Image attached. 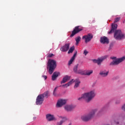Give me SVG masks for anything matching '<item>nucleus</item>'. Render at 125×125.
<instances>
[{
  "mask_svg": "<svg viewBox=\"0 0 125 125\" xmlns=\"http://www.w3.org/2000/svg\"><path fill=\"white\" fill-rule=\"evenodd\" d=\"M118 28L117 24H113L112 25L111 29L110 31H109L108 34H112V33H114V38L115 40L117 41H121V40H124L125 38V35L122 32L121 30H117Z\"/></svg>",
  "mask_w": 125,
  "mask_h": 125,
  "instance_id": "nucleus-1",
  "label": "nucleus"
},
{
  "mask_svg": "<svg viewBox=\"0 0 125 125\" xmlns=\"http://www.w3.org/2000/svg\"><path fill=\"white\" fill-rule=\"evenodd\" d=\"M95 92L94 91H91L83 94L82 97L78 98V100L84 99L86 103H89L93 99L94 97H95Z\"/></svg>",
  "mask_w": 125,
  "mask_h": 125,
  "instance_id": "nucleus-2",
  "label": "nucleus"
},
{
  "mask_svg": "<svg viewBox=\"0 0 125 125\" xmlns=\"http://www.w3.org/2000/svg\"><path fill=\"white\" fill-rule=\"evenodd\" d=\"M97 111H98V109L97 108L92 109L89 113L82 116L81 119L83 122H88V121H90V120L94 117V115H95V113H96Z\"/></svg>",
  "mask_w": 125,
  "mask_h": 125,
  "instance_id": "nucleus-3",
  "label": "nucleus"
},
{
  "mask_svg": "<svg viewBox=\"0 0 125 125\" xmlns=\"http://www.w3.org/2000/svg\"><path fill=\"white\" fill-rule=\"evenodd\" d=\"M56 61L54 60H49L47 63V69H49L48 73L50 75L52 74L55 68H56Z\"/></svg>",
  "mask_w": 125,
  "mask_h": 125,
  "instance_id": "nucleus-4",
  "label": "nucleus"
},
{
  "mask_svg": "<svg viewBox=\"0 0 125 125\" xmlns=\"http://www.w3.org/2000/svg\"><path fill=\"white\" fill-rule=\"evenodd\" d=\"M110 59L113 60L110 63V66H116L117 65H119L120 63H122L123 61H125V56L122 57L120 58H117L116 57H110Z\"/></svg>",
  "mask_w": 125,
  "mask_h": 125,
  "instance_id": "nucleus-5",
  "label": "nucleus"
},
{
  "mask_svg": "<svg viewBox=\"0 0 125 125\" xmlns=\"http://www.w3.org/2000/svg\"><path fill=\"white\" fill-rule=\"evenodd\" d=\"M81 31H83V27H81V26H76L72 31V33L70 36V37L73 38L74 36L77 35V34H79V33H80Z\"/></svg>",
  "mask_w": 125,
  "mask_h": 125,
  "instance_id": "nucleus-6",
  "label": "nucleus"
},
{
  "mask_svg": "<svg viewBox=\"0 0 125 125\" xmlns=\"http://www.w3.org/2000/svg\"><path fill=\"white\" fill-rule=\"evenodd\" d=\"M93 38V35L90 33H89L87 35H84L82 37V40H85V43L89 42L92 38Z\"/></svg>",
  "mask_w": 125,
  "mask_h": 125,
  "instance_id": "nucleus-7",
  "label": "nucleus"
},
{
  "mask_svg": "<svg viewBox=\"0 0 125 125\" xmlns=\"http://www.w3.org/2000/svg\"><path fill=\"white\" fill-rule=\"evenodd\" d=\"M67 103V100L61 99L59 100L56 104V107L57 108H60V107H62L63 105H65Z\"/></svg>",
  "mask_w": 125,
  "mask_h": 125,
  "instance_id": "nucleus-8",
  "label": "nucleus"
},
{
  "mask_svg": "<svg viewBox=\"0 0 125 125\" xmlns=\"http://www.w3.org/2000/svg\"><path fill=\"white\" fill-rule=\"evenodd\" d=\"M43 100L44 99L42 98V97L41 95H39L36 98V103L37 105H42L43 103Z\"/></svg>",
  "mask_w": 125,
  "mask_h": 125,
  "instance_id": "nucleus-9",
  "label": "nucleus"
},
{
  "mask_svg": "<svg viewBox=\"0 0 125 125\" xmlns=\"http://www.w3.org/2000/svg\"><path fill=\"white\" fill-rule=\"evenodd\" d=\"M46 119L48 122H52V121H56V118L54 115L50 114L46 115Z\"/></svg>",
  "mask_w": 125,
  "mask_h": 125,
  "instance_id": "nucleus-10",
  "label": "nucleus"
},
{
  "mask_svg": "<svg viewBox=\"0 0 125 125\" xmlns=\"http://www.w3.org/2000/svg\"><path fill=\"white\" fill-rule=\"evenodd\" d=\"M69 48H70V43H67L62 47L60 49V50L62 51V52H66V51H68Z\"/></svg>",
  "mask_w": 125,
  "mask_h": 125,
  "instance_id": "nucleus-11",
  "label": "nucleus"
},
{
  "mask_svg": "<svg viewBox=\"0 0 125 125\" xmlns=\"http://www.w3.org/2000/svg\"><path fill=\"white\" fill-rule=\"evenodd\" d=\"M106 58H107V57H106V56H104L101 58L100 59H98V60H93V62H94V63H97L98 65H100V64L102 63V62L105 60Z\"/></svg>",
  "mask_w": 125,
  "mask_h": 125,
  "instance_id": "nucleus-12",
  "label": "nucleus"
},
{
  "mask_svg": "<svg viewBox=\"0 0 125 125\" xmlns=\"http://www.w3.org/2000/svg\"><path fill=\"white\" fill-rule=\"evenodd\" d=\"M101 43H109V39L106 37H101L100 39Z\"/></svg>",
  "mask_w": 125,
  "mask_h": 125,
  "instance_id": "nucleus-13",
  "label": "nucleus"
},
{
  "mask_svg": "<svg viewBox=\"0 0 125 125\" xmlns=\"http://www.w3.org/2000/svg\"><path fill=\"white\" fill-rule=\"evenodd\" d=\"M105 110H106V108L105 107H103L102 108H101L97 113L96 115L97 117H101V116H102Z\"/></svg>",
  "mask_w": 125,
  "mask_h": 125,
  "instance_id": "nucleus-14",
  "label": "nucleus"
},
{
  "mask_svg": "<svg viewBox=\"0 0 125 125\" xmlns=\"http://www.w3.org/2000/svg\"><path fill=\"white\" fill-rule=\"evenodd\" d=\"M77 51H76L75 52L73 57L71 58V59L68 62V65L69 66H70V65H71V64H72L73 63V61H74V60H75V58L76 56H77Z\"/></svg>",
  "mask_w": 125,
  "mask_h": 125,
  "instance_id": "nucleus-15",
  "label": "nucleus"
},
{
  "mask_svg": "<svg viewBox=\"0 0 125 125\" xmlns=\"http://www.w3.org/2000/svg\"><path fill=\"white\" fill-rule=\"evenodd\" d=\"M40 95L42 97L43 99H44V98H48V97L49 96V92L46 91L43 94Z\"/></svg>",
  "mask_w": 125,
  "mask_h": 125,
  "instance_id": "nucleus-16",
  "label": "nucleus"
},
{
  "mask_svg": "<svg viewBox=\"0 0 125 125\" xmlns=\"http://www.w3.org/2000/svg\"><path fill=\"white\" fill-rule=\"evenodd\" d=\"M59 72H55L52 76V80L55 81V80H56V79L57 78V77L59 76Z\"/></svg>",
  "mask_w": 125,
  "mask_h": 125,
  "instance_id": "nucleus-17",
  "label": "nucleus"
},
{
  "mask_svg": "<svg viewBox=\"0 0 125 125\" xmlns=\"http://www.w3.org/2000/svg\"><path fill=\"white\" fill-rule=\"evenodd\" d=\"M108 74H109V71H106V70L101 71L100 73V75L104 77H107V76H108Z\"/></svg>",
  "mask_w": 125,
  "mask_h": 125,
  "instance_id": "nucleus-18",
  "label": "nucleus"
},
{
  "mask_svg": "<svg viewBox=\"0 0 125 125\" xmlns=\"http://www.w3.org/2000/svg\"><path fill=\"white\" fill-rule=\"evenodd\" d=\"M64 109L66 111L69 112V111H72L74 109V106L73 105H65L64 106Z\"/></svg>",
  "mask_w": 125,
  "mask_h": 125,
  "instance_id": "nucleus-19",
  "label": "nucleus"
},
{
  "mask_svg": "<svg viewBox=\"0 0 125 125\" xmlns=\"http://www.w3.org/2000/svg\"><path fill=\"white\" fill-rule=\"evenodd\" d=\"M69 80H70V76L66 75L62 79L61 83H66V82L67 81H69Z\"/></svg>",
  "mask_w": 125,
  "mask_h": 125,
  "instance_id": "nucleus-20",
  "label": "nucleus"
},
{
  "mask_svg": "<svg viewBox=\"0 0 125 125\" xmlns=\"http://www.w3.org/2000/svg\"><path fill=\"white\" fill-rule=\"evenodd\" d=\"M75 81L72 79L71 81H69L67 83L62 85V86H64V87H68V86H70L71 84L73 83Z\"/></svg>",
  "mask_w": 125,
  "mask_h": 125,
  "instance_id": "nucleus-21",
  "label": "nucleus"
},
{
  "mask_svg": "<svg viewBox=\"0 0 125 125\" xmlns=\"http://www.w3.org/2000/svg\"><path fill=\"white\" fill-rule=\"evenodd\" d=\"M92 73H93V70H88L86 72V73H84V76H90V75H91V74H92Z\"/></svg>",
  "mask_w": 125,
  "mask_h": 125,
  "instance_id": "nucleus-22",
  "label": "nucleus"
},
{
  "mask_svg": "<svg viewBox=\"0 0 125 125\" xmlns=\"http://www.w3.org/2000/svg\"><path fill=\"white\" fill-rule=\"evenodd\" d=\"M80 83H81V82L80 81H75V84L74 86V88H77L79 87V86L80 85Z\"/></svg>",
  "mask_w": 125,
  "mask_h": 125,
  "instance_id": "nucleus-23",
  "label": "nucleus"
},
{
  "mask_svg": "<svg viewBox=\"0 0 125 125\" xmlns=\"http://www.w3.org/2000/svg\"><path fill=\"white\" fill-rule=\"evenodd\" d=\"M81 40H82V38L80 36H78L75 38L76 45H78V44H79V43L80 42H81Z\"/></svg>",
  "mask_w": 125,
  "mask_h": 125,
  "instance_id": "nucleus-24",
  "label": "nucleus"
},
{
  "mask_svg": "<svg viewBox=\"0 0 125 125\" xmlns=\"http://www.w3.org/2000/svg\"><path fill=\"white\" fill-rule=\"evenodd\" d=\"M74 50H75V46H73L70 48L69 51H68V54H70V53H73V51H74Z\"/></svg>",
  "mask_w": 125,
  "mask_h": 125,
  "instance_id": "nucleus-25",
  "label": "nucleus"
},
{
  "mask_svg": "<svg viewBox=\"0 0 125 125\" xmlns=\"http://www.w3.org/2000/svg\"><path fill=\"white\" fill-rule=\"evenodd\" d=\"M79 67V64H77L76 65H75L73 68V71L74 72L76 73V74H77V72H78V67Z\"/></svg>",
  "mask_w": 125,
  "mask_h": 125,
  "instance_id": "nucleus-26",
  "label": "nucleus"
},
{
  "mask_svg": "<svg viewBox=\"0 0 125 125\" xmlns=\"http://www.w3.org/2000/svg\"><path fill=\"white\" fill-rule=\"evenodd\" d=\"M76 74H81V75H84V73H83V71L82 69H79L77 70V72H76Z\"/></svg>",
  "mask_w": 125,
  "mask_h": 125,
  "instance_id": "nucleus-27",
  "label": "nucleus"
},
{
  "mask_svg": "<svg viewBox=\"0 0 125 125\" xmlns=\"http://www.w3.org/2000/svg\"><path fill=\"white\" fill-rule=\"evenodd\" d=\"M114 46V43L112 42L110 43L109 44V47L108 48V50H111V48H113V47Z\"/></svg>",
  "mask_w": 125,
  "mask_h": 125,
  "instance_id": "nucleus-28",
  "label": "nucleus"
},
{
  "mask_svg": "<svg viewBox=\"0 0 125 125\" xmlns=\"http://www.w3.org/2000/svg\"><path fill=\"white\" fill-rule=\"evenodd\" d=\"M64 122L65 121H64L63 120H61V121L57 123V125H63Z\"/></svg>",
  "mask_w": 125,
  "mask_h": 125,
  "instance_id": "nucleus-29",
  "label": "nucleus"
},
{
  "mask_svg": "<svg viewBox=\"0 0 125 125\" xmlns=\"http://www.w3.org/2000/svg\"><path fill=\"white\" fill-rule=\"evenodd\" d=\"M121 19V17L116 18L115 19V21H114V23H117V22H119Z\"/></svg>",
  "mask_w": 125,
  "mask_h": 125,
  "instance_id": "nucleus-30",
  "label": "nucleus"
},
{
  "mask_svg": "<svg viewBox=\"0 0 125 125\" xmlns=\"http://www.w3.org/2000/svg\"><path fill=\"white\" fill-rule=\"evenodd\" d=\"M59 118L60 119H62V121H64V122H65V121H67V118H66V117H64L62 116H59Z\"/></svg>",
  "mask_w": 125,
  "mask_h": 125,
  "instance_id": "nucleus-31",
  "label": "nucleus"
},
{
  "mask_svg": "<svg viewBox=\"0 0 125 125\" xmlns=\"http://www.w3.org/2000/svg\"><path fill=\"white\" fill-rule=\"evenodd\" d=\"M88 53V51H87L86 50H84L83 54H84L85 56H86Z\"/></svg>",
  "mask_w": 125,
  "mask_h": 125,
  "instance_id": "nucleus-32",
  "label": "nucleus"
},
{
  "mask_svg": "<svg viewBox=\"0 0 125 125\" xmlns=\"http://www.w3.org/2000/svg\"><path fill=\"white\" fill-rule=\"evenodd\" d=\"M52 56H54V54H49V55H48L47 57H48L49 58H50V57H52Z\"/></svg>",
  "mask_w": 125,
  "mask_h": 125,
  "instance_id": "nucleus-33",
  "label": "nucleus"
},
{
  "mask_svg": "<svg viewBox=\"0 0 125 125\" xmlns=\"http://www.w3.org/2000/svg\"><path fill=\"white\" fill-rule=\"evenodd\" d=\"M121 101H120V100H117L116 102H115V103L116 104H120Z\"/></svg>",
  "mask_w": 125,
  "mask_h": 125,
  "instance_id": "nucleus-34",
  "label": "nucleus"
},
{
  "mask_svg": "<svg viewBox=\"0 0 125 125\" xmlns=\"http://www.w3.org/2000/svg\"><path fill=\"white\" fill-rule=\"evenodd\" d=\"M42 78H43L44 79V80H46L47 79V76H45V75H43L42 76Z\"/></svg>",
  "mask_w": 125,
  "mask_h": 125,
  "instance_id": "nucleus-35",
  "label": "nucleus"
},
{
  "mask_svg": "<svg viewBox=\"0 0 125 125\" xmlns=\"http://www.w3.org/2000/svg\"><path fill=\"white\" fill-rule=\"evenodd\" d=\"M56 89H57V87H55L54 90V92H56Z\"/></svg>",
  "mask_w": 125,
  "mask_h": 125,
  "instance_id": "nucleus-36",
  "label": "nucleus"
},
{
  "mask_svg": "<svg viewBox=\"0 0 125 125\" xmlns=\"http://www.w3.org/2000/svg\"><path fill=\"white\" fill-rule=\"evenodd\" d=\"M53 95H54V96H56V92H53Z\"/></svg>",
  "mask_w": 125,
  "mask_h": 125,
  "instance_id": "nucleus-37",
  "label": "nucleus"
},
{
  "mask_svg": "<svg viewBox=\"0 0 125 125\" xmlns=\"http://www.w3.org/2000/svg\"><path fill=\"white\" fill-rule=\"evenodd\" d=\"M115 123L116 124V125H119V122H115Z\"/></svg>",
  "mask_w": 125,
  "mask_h": 125,
  "instance_id": "nucleus-38",
  "label": "nucleus"
},
{
  "mask_svg": "<svg viewBox=\"0 0 125 125\" xmlns=\"http://www.w3.org/2000/svg\"><path fill=\"white\" fill-rule=\"evenodd\" d=\"M123 23H125V20L124 21H123Z\"/></svg>",
  "mask_w": 125,
  "mask_h": 125,
  "instance_id": "nucleus-39",
  "label": "nucleus"
}]
</instances>
